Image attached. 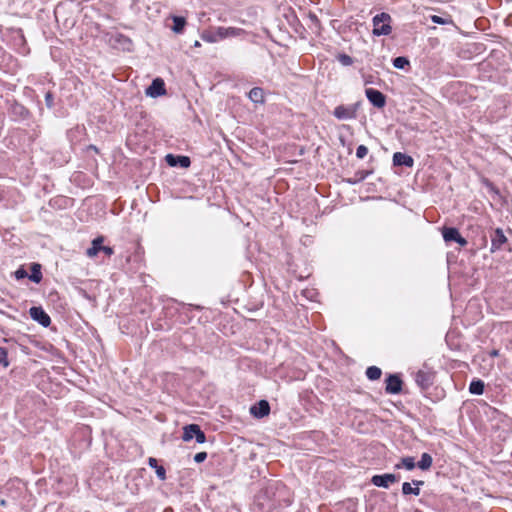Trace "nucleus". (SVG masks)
Listing matches in <instances>:
<instances>
[{
    "label": "nucleus",
    "instance_id": "2eb2a0df",
    "mask_svg": "<svg viewBox=\"0 0 512 512\" xmlns=\"http://www.w3.org/2000/svg\"><path fill=\"white\" fill-rule=\"evenodd\" d=\"M103 237H97L92 241V246L86 250V255L90 258L96 256L102 249Z\"/></svg>",
    "mask_w": 512,
    "mask_h": 512
},
{
    "label": "nucleus",
    "instance_id": "2f4dec72",
    "mask_svg": "<svg viewBox=\"0 0 512 512\" xmlns=\"http://www.w3.org/2000/svg\"><path fill=\"white\" fill-rule=\"evenodd\" d=\"M155 472H156V475L157 477L160 479V480H165L166 479V470L163 466L159 465L155 468Z\"/></svg>",
    "mask_w": 512,
    "mask_h": 512
},
{
    "label": "nucleus",
    "instance_id": "58836bf2",
    "mask_svg": "<svg viewBox=\"0 0 512 512\" xmlns=\"http://www.w3.org/2000/svg\"><path fill=\"white\" fill-rule=\"evenodd\" d=\"M489 354L491 357H497L499 355V351L494 349Z\"/></svg>",
    "mask_w": 512,
    "mask_h": 512
},
{
    "label": "nucleus",
    "instance_id": "4468645a",
    "mask_svg": "<svg viewBox=\"0 0 512 512\" xmlns=\"http://www.w3.org/2000/svg\"><path fill=\"white\" fill-rule=\"evenodd\" d=\"M415 382L418 386H420L422 389H426L431 384V376L429 373L424 372L422 370H419L415 374Z\"/></svg>",
    "mask_w": 512,
    "mask_h": 512
},
{
    "label": "nucleus",
    "instance_id": "dca6fc26",
    "mask_svg": "<svg viewBox=\"0 0 512 512\" xmlns=\"http://www.w3.org/2000/svg\"><path fill=\"white\" fill-rule=\"evenodd\" d=\"M31 273L28 278L34 283H39L42 279L41 265L39 263H32L30 266Z\"/></svg>",
    "mask_w": 512,
    "mask_h": 512
},
{
    "label": "nucleus",
    "instance_id": "9d476101",
    "mask_svg": "<svg viewBox=\"0 0 512 512\" xmlns=\"http://www.w3.org/2000/svg\"><path fill=\"white\" fill-rule=\"evenodd\" d=\"M165 160L171 167L180 166L182 168H188L191 164L190 158L188 156H176L173 154H167Z\"/></svg>",
    "mask_w": 512,
    "mask_h": 512
},
{
    "label": "nucleus",
    "instance_id": "f257e3e1",
    "mask_svg": "<svg viewBox=\"0 0 512 512\" xmlns=\"http://www.w3.org/2000/svg\"><path fill=\"white\" fill-rule=\"evenodd\" d=\"M246 34V31L237 27H213L204 30L201 39L207 43H217L227 38L240 37Z\"/></svg>",
    "mask_w": 512,
    "mask_h": 512
},
{
    "label": "nucleus",
    "instance_id": "a211bd4d",
    "mask_svg": "<svg viewBox=\"0 0 512 512\" xmlns=\"http://www.w3.org/2000/svg\"><path fill=\"white\" fill-rule=\"evenodd\" d=\"M459 231L456 228L453 227H444L442 230L443 239L446 242H452L456 241L457 237L459 236Z\"/></svg>",
    "mask_w": 512,
    "mask_h": 512
},
{
    "label": "nucleus",
    "instance_id": "c9c22d12",
    "mask_svg": "<svg viewBox=\"0 0 512 512\" xmlns=\"http://www.w3.org/2000/svg\"><path fill=\"white\" fill-rule=\"evenodd\" d=\"M148 464H149V466H150L151 468H154V469H155L157 466H159V465H158V461H157V459H155V458H153V457H150V458L148 459Z\"/></svg>",
    "mask_w": 512,
    "mask_h": 512
},
{
    "label": "nucleus",
    "instance_id": "e433bc0d",
    "mask_svg": "<svg viewBox=\"0 0 512 512\" xmlns=\"http://www.w3.org/2000/svg\"><path fill=\"white\" fill-rule=\"evenodd\" d=\"M101 251H103V252H104L106 255H108V256H111V255L113 254V252H114V251H113V249H112L111 247H109V246H103V245H102V249H101Z\"/></svg>",
    "mask_w": 512,
    "mask_h": 512
},
{
    "label": "nucleus",
    "instance_id": "7ed1b4c3",
    "mask_svg": "<svg viewBox=\"0 0 512 512\" xmlns=\"http://www.w3.org/2000/svg\"><path fill=\"white\" fill-rule=\"evenodd\" d=\"M333 115L337 119H340V120L354 119L357 116V105H353V106L339 105L334 109Z\"/></svg>",
    "mask_w": 512,
    "mask_h": 512
},
{
    "label": "nucleus",
    "instance_id": "7c9ffc66",
    "mask_svg": "<svg viewBox=\"0 0 512 512\" xmlns=\"http://www.w3.org/2000/svg\"><path fill=\"white\" fill-rule=\"evenodd\" d=\"M431 21L433 23L440 24V25H445V24H448V23L451 22L450 19L442 18V17L437 16V15L431 16Z\"/></svg>",
    "mask_w": 512,
    "mask_h": 512
},
{
    "label": "nucleus",
    "instance_id": "ddd939ff",
    "mask_svg": "<svg viewBox=\"0 0 512 512\" xmlns=\"http://www.w3.org/2000/svg\"><path fill=\"white\" fill-rule=\"evenodd\" d=\"M413 484L415 485V487H412L409 482H404L402 485V493L404 495H411V494L415 495V496L420 495L419 486L423 485L424 482L420 481V480H413Z\"/></svg>",
    "mask_w": 512,
    "mask_h": 512
},
{
    "label": "nucleus",
    "instance_id": "20e7f679",
    "mask_svg": "<svg viewBox=\"0 0 512 512\" xmlns=\"http://www.w3.org/2000/svg\"><path fill=\"white\" fill-rule=\"evenodd\" d=\"M507 243V237L501 228H496L491 235V253H495L503 249V245Z\"/></svg>",
    "mask_w": 512,
    "mask_h": 512
},
{
    "label": "nucleus",
    "instance_id": "1a4fd4ad",
    "mask_svg": "<svg viewBox=\"0 0 512 512\" xmlns=\"http://www.w3.org/2000/svg\"><path fill=\"white\" fill-rule=\"evenodd\" d=\"M402 390V380L398 375H389L386 378L385 391L388 394H399Z\"/></svg>",
    "mask_w": 512,
    "mask_h": 512
},
{
    "label": "nucleus",
    "instance_id": "412c9836",
    "mask_svg": "<svg viewBox=\"0 0 512 512\" xmlns=\"http://www.w3.org/2000/svg\"><path fill=\"white\" fill-rule=\"evenodd\" d=\"M173 27H172V30L179 34L183 31L185 25H186V20L185 18L183 17H180V16H173Z\"/></svg>",
    "mask_w": 512,
    "mask_h": 512
},
{
    "label": "nucleus",
    "instance_id": "473e14b6",
    "mask_svg": "<svg viewBox=\"0 0 512 512\" xmlns=\"http://www.w3.org/2000/svg\"><path fill=\"white\" fill-rule=\"evenodd\" d=\"M206 458H207L206 452H199L194 456V461L196 463H201V462L205 461Z\"/></svg>",
    "mask_w": 512,
    "mask_h": 512
},
{
    "label": "nucleus",
    "instance_id": "72a5a7b5",
    "mask_svg": "<svg viewBox=\"0 0 512 512\" xmlns=\"http://www.w3.org/2000/svg\"><path fill=\"white\" fill-rule=\"evenodd\" d=\"M45 101H46V104L49 108H51L53 106V96L51 93H47L46 96H45Z\"/></svg>",
    "mask_w": 512,
    "mask_h": 512
},
{
    "label": "nucleus",
    "instance_id": "f8f14e48",
    "mask_svg": "<svg viewBox=\"0 0 512 512\" xmlns=\"http://www.w3.org/2000/svg\"><path fill=\"white\" fill-rule=\"evenodd\" d=\"M393 164L396 166L412 167L414 164V160L411 156L405 153L396 152L393 155Z\"/></svg>",
    "mask_w": 512,
    "mask_h": 512
},
{
    "label": "nucleus",
    "instance_id": "4c0bfd02",
    "mask_svg": "<svg viewBox=\"0 0 512 512\" xmlns=\"http://www.w3.org/2000/svg\"><path fill=\"white\" fill-rule=\"evenodd\" d=\"M314 290H305V289H302L300 290V293L301 295L305 296V297H308V294H310L311 292H313Z\"/></svg>",
    "mask_w": 512,
    "mask_h": 512
},
{
    "label": "nucleus",
    "instance_id": "a878e982",
    "mask_svg": "<svg viewBox=\"0 0 512 512\" xmlns=\"http://www.w3.org/2000/svg\"><path fill=\"white\" fill-rule=\"evenodd\" d=\"M190 431H193L195 433V440L197 443H204L206 441L205 433L200 429V427H192L190 428Z\"/></svg>",
    "mask_w": 512,
    "mask_h": 512
},
{
    "label": "nucleus",
    "instance_id": "5701e85b",
    "mask_svg": "<svg viewBox=\"0 0 512 512\" xmlns=\"http://www.w3.org/2000/svg\"><path fill=\"white\" fill-rule=\"evenodd\" d=\"M415 466V459L413 457H404L400 464L395 465V468L400 469L401 467H404L407 470H413Z\"/></svg>",
    "mask_w": 512,
    "mask_h": 512
},
{
    "label": "nucleus",
    "instance_id": "6e6552de",
    "mask_svg": "<svg viewBox=\"0 0 512 512\" xmlns=\"http://www.w3.org/2000/svg\"><path fill=\"white\" fill-rule=\"evenodd\" d=\"M146 94L152 98H156L166 94L165 83L163 79L156 78L152 81L151 85L146 89Z\"/></svg>",
    "mask_w": 512,
    "mask_h": 512
},
{
    "label": "nucleus",
    "instance_id": "c85d7f7f",
    "mask_svg": "<svg viewBox=\"0 0 512 512\" xmlns=\"http://www.w3.org/2000/svg\"><path fill=\"white\" fill-rule=\"evenodd\" d=\"M0 365H2L5 368L9 366V361L7 359V351L2 347H0Z\"/></svg>",
    "mask_w": 512,
    "mask_h": 512
},
{
    "label": "nucleus",
    "instance_id": "4be33fe9",
    "mask_svg": "<svg viewBox=\"0 0 512 512\" xmlns=\"http://www.w3.org/2000/svg\"><path fill=\"white\" fill-rule=\"evenodd\" d=\"M382 371L377 366H370L366 370V376L369 380H378L381 377Z\"/></svg>",
    "mask_w": 512,
    "mask_h": 512
},
{
    "label": "nucleus",
    "instance_id": "f3484780",
    "mask_svg": "<svg viewBox=\"0 0 512 512\" xmlns=\"http://www.w3.org/2000/svg\"><path fill=\"white\" fill-rule=\"evenodd\" d=\"M249 99L254 103L264 102V91L262 88L254 87L248 93Z\"/></svg>",
    "mask_w": 512,
    "mask_h": 512
},
{
    "label": "nucleus",
    "instance_id": "b1692460",
    "mask_svg": "<svg viewBox=\"0 0 512 512\" xmlns=\"http://www.w3.org/2000/svg\"><path fill=\"white\" fill-rule=\"evenodd\" d=\"M198 426L199 425H197V424H190V425L185 426L184 432L182 435V439L186 442L192 440L195 437V433L193 431H190V428L198 427Z\"/></svg>",
    "mask_w": 512,
    "mask_h": 512
},
{
    "label": "nucleus",
    "instance_id": "39448f33",
    "mask_svg": "<svg viewBox=\"0 0 512 512\" xmlns=\"http://www.w3.org/2000/svg\"><path fill=\"white\" fill-rule=\"evenodd\" d=\"M29 315L34 321H37L43 327H48L51 323L49 315L43 310L42 307H31L29 309Z\"/></svg>",
    "mask_w": 512,
    "mask_h": 512
},
{
    "label": "nucleus",
    "instance_id": "0eeeda50",
    "mask_svg": "<svg viewBox=\"0 0 512 512\" xmlns=\"http://www.w3.org/2000/svg\"><path fill=\"white\" fill-rule=\"evenodd\" d=\"M399 480V476L395 474H383V475H374L371 478V483L377 487L388 488L391 483H395Z\"/></svg>",
    "mask_w": 512,
    "mask_h": 512
},
{
    "label": "nucleus",
    "instance_id": "bb28decb",
    "mask_svg": "<svg viewBox=\"0 0 512 512\" xmlns=\"http://www.w3.org/2000/svg\"><path fill=\"white\" fill-rule=\"evenodd\" d=\"M337 60L343 65V66H350L354 63V60L351 56L347 54H339L337 56Z\"/></svg>",
    "mask_w": 512,
    "mask_h": 512
},
{
    "label": "nucleus",
    "instance_id": "f03ea898",
    "mask_svg": "<svg viewBox=\"0 0 512 512\" xmlns=\"http://www.w3.org/2000/svg\"><path fill=\"white\" fill-rule=\"evenodd\" d=\"M391 16L388 13H380L373 18V34L376 36L389 35L391 33L390 26Z\"/></svg>",
    "mask_w": 512,
    "mask_h": 512
},
{
    "label": "nucleus",
    "instance_id": "423d86ee",
    "mask_svg": "<svg viewBox=\"0 0 512 512\" xmlns=\"http://www.w3.org/2000/svg\"><path fill=\"white\" fill-rule=\"evenodd\" d=\"M367 99L377 108H383L386 104L385 95L379 90L368 88L365 90Z\"/></svg>",
    "mask_w": 512,
    "mask_h": 512
},
{
    "label": "nucleus",
    "instance_id": "cd10ccee",
    "mask_svg": "<svg viewBox=\"0 0 512 512\" xmlns=\"http://www.w3.org/2000/svg\"><path fill=\"white\" fill-rule=\"evenodd\" d=\"M14 276L16 279H24L29 276L28 271L24 268V266H21L19 269H17L14 272Z\"/></svg>",
    "mask_w": 512,
    "mask_h": 512
},
{
    "label": "nucleus",
    "instance_id": "aec40b11",
    "mask_svg": "<svg viewBox=\"0 0 512 512\" xmlns=\"http://www.w3.org/2000/svg\"><path fill=\"white\" fill-rule=\"evenodd\" d=\"M432 463H433L432 456L428 453H423L421 455V459L418 462L417 466L421 470H428L432 466Z\"/></svg>",
    "mask_w": 512,
    "mask_h": 512
},
{
    "label": "nucleus",
    "instance_id": "f704fd0d",
    "mask_svg": "<svg viewBox=\"0 0 512 512\" xmlns=\"http://www.w3.org/2000/svg\"><path fill=\"white\" fill-rule=\"evenodd\" d=\"M455 242H457L460 246H466L468 243L467 240L461 236V234H459Z\"/></svg>",
    "mask_w": 512,
    "mask_h": 512
},
{
    "label": "nucleus",
    "instance_id": "6ab92c4d",
    "mask_svg": "<svg viewBox=\"0 0 512 512\" xmlns=\"http://www.w3.org/2000/svg\"><path fill=\"white\" fill-rule=\"evenodd\" d=\"M469 392L474 395L483 394L484 382L482 380H473L469 385Z\"/></svg>",
    "mask_w": 512,
    "mask_h": 512
},
{
    "label": "nucleus",
    "instance_id": "ea45409f",
    "mask_svg": "<svg viewBox=\"0 0 512 512\" xmlns=\"http://www.w3.org/2000/svg\"><path fill=\"white\" fill-rule=\"evenodd\" d=\"M200 45H201V44H200V42H199V41H195V43H194V46H195V47H199Z\"/></svg>",
    "mask_w": 512,
    "mask_h": 512
},
{
    "label": "nucleus",
    "instance_id": "393cba45",
    "mask_svg": "<svg viewBox=\"0 0 512 512\" xmlns=\"http://www.w3.org/2000/svg\"><path fill=\"white\" fill-rule=\"evenodd\" d=\"M409 65V60L406 57L399 56L393 59V66L397 69H404Z\"/></svg>",
    "mask_w": 512,
    "mask_h": 512
},
{
    "label": "nucleus",
    "instance_id": "9b49d317",
    "mask_svg": "<svg viewBox=\"0 0 512 512\" xmlns=\"http://www.w3.org/2000/svg\"><path fill=\"white\" fill-rule=\"evenodd\" d=\"M250 413L256 418H263L270 413V405L266 400H260L250 408Z\"/></svg>",
    "mask_w": 512,
    "mask_h": 512
},
{
    "label": "nucleus",
    "instance_id": "c756f323",
    "mask_svg": "<svg viewBox=\"0 0 512 512\" xmlns=\"http://www.w3.org/2000/svg\"><path fill=\"white\" fill-rule=\"evenodd\" d=\"M368 153V148L365 145H359L356 149V156L363 159Z\"/></svg>",
    "mask_w": 512,
    "mask_h": 512
}]
</instances>
